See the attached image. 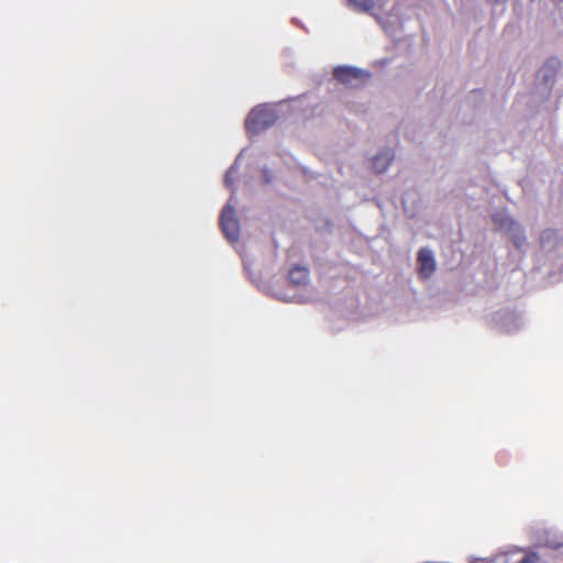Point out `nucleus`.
I'll return each mask as SVG.
<instances>
[{
  "label": "nucleus",
  "mask_w": 563,
  "mask_h": 563,
  "mask_svg": "<svg viewBox=\"0 0 563 563\" xmlns=\"http://www.w3.org/2000/svg\"><path fill=\"white\" fill-rule=\"evenodd\" d=\"M277 120L276 111L265 104L254 107L245 119V129L250 134H258L272 126Z\"/></svg>",
  "instance_id": "nucleus-1"
},
{
  "label": "nucleus",
  "mask_w": 563,
  "mask_h": 563,
  "mask_svg": "<svg viewBox=\"0 0 563 563\" xmlns=\"http://www.w3.org/2000/svg\"><path fill=\"white\" fill-rule=\"evenodd\" d=\"M333 76L347 87H357L369 78V73L355 67L339 66L334 68Z\"/></svg>",
  "instance_id": "nucleus-2"
},
{
  "label": "nucleus",
  "mask_w": 563,
  "mask_h": 563,
  "mask_svg": "<svg viewBox=\"0 0 563 563\" xmlns=\"http://www.w3.org/2000/svg\"><path fill=\"white\" fill-rule=\"evenodd\" d=\"M220 227L224 236L235 242L240 236V223L235 216V210L231 205H227L220 214Z\"/></svg>",
  "instance_id": "nucleus-3"
},
{
  "label": "nucleus",
  "mask_w": 563,
  "mask_h": 563,
  "mask_svg": "<svg viewBox=\"0 0 563 563\" xmlns=\"http://www.w3.org/2000/svg\"><path fill=\"white\" fill-rule=\"evenodd\" d=\"M417 262L419 265L418 272L422 278H429L435 271L433 253L428 249H421L418 252Z\"/></svg>",
  "instance_id": "nucleus-4"
},
{
  "label": "nucleus",
  "mask_w": 563,
  "mask_h": 563,
  "mask_svg": "<svg viewBox=\"0 0 563 563\" xmlns=\"http://www.w3.org/2000/svg\"><path fill=\"white\" fill-rule=\"evenodd\" d=\"M288 278L294 286L306 285L309 280V269L305 266H294L289 271Z\"/></svg>",
  "instance_id": "nucleus-5"
},
{
  "label": "nucleus",
  "mask_w": 563,
  "mask_h": 563,
  "mask_svg": "<svg viewBox=\"0 0 563 563\" xmlns=\"http://www.w3.org/2000/svg\"><path fill=\"white\" fill-rule=\"evenodd\" d=\"M393 159L394 155L391 153H379L373 158V168L377 173H384L388 168Z\"/></svg>",
  "instance_id": "nucleus-6"
},
{
  "label": "nucleus",
  "mask_w": 563,
  "mask_h": 563,
  "mask_svg": "<svg viewBox=\"0 0 563 563\" xmlns=\"http://www.w3.org/2000/svg\"><path fill=\"white\" fill-rule=\"evenodd\" d=\"M349 2L358 11L368 12L373 5V0H349Z\"/></svg>",
  "instance_id": "nucleus-7"
},
{
  "label": "nucleus",
  "mask_w": 563,
  "mask_h": 563,
  "mask_svg": "<svg viewBox=\"0 0 563 563\" xmlns=\"http://www.w3.org/2000/svg\"><path fill=\"white\" fill-rule=\"evenodd\" d=\"M540 558L536 552H528L520 561L517 563H539Z\"/></svg>",
  "instance_id": "nucleus-8"
},
{
  "label": "nucleus",
  "mask_w": 563,
  "mask_h": 563,
  "mask_svg": "<svg viewBox=\"0 0 563 563\" xmlns=\"http://www.w3.org/2000/svg\"><path fill=\"white\" fill-rule=\"evenodd\" d=\"M225 185H227L228 187H231V181H230V178H229V176H228V175L225 176Z\"/></svg>",
  "instance_id": "nucleus-9"
}]
</instances>
